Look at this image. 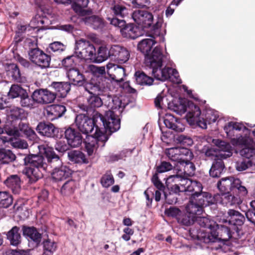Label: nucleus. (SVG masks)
<instances>
[{
    "label": "nucleus",
    "mask_w": 255,
    "mask_h": 255,
    "mask_svg": "<svg viewBox=\"0 0 255 255\" xmlns=\"http://www.w3.org/2000/svg\"><path fill=\"white\" fill-rule=\"evenodd\" d=\"M101 95L92 94L87 98L88 106L91 109L99 108L103 105V101L99 97Z\"/></svg>",
    "instance_id": "5fc2aeb1"
},
{
    "label": "nucleus",
    "mask_w": 255,
    "mask_h": 255,
    "mask_svg": "<svg viewBox=\"0 0 255 255\" xmlns=\"http://www.w3.org/2000/svg\"><path fill=\"white\" fill-rule=\"evenodd\" d=\"M95 52L94 46L89 40L81 38L76 41L74 54L79 59L93 60Z\"/></svg>",
    "instance_id": "f8f14e48"
},
{
    "label": "nucleus",
    "mask_w": 255,
    "mask_h": 255,
    "mask_svg": "<svg viewBox=\"0 0 255 255\" xmlns=\"http://www.w3.org/2000/svg\"><path fill=\"white\" fill-rule=\"evenodd\" d=\"M235 193L237 194L236 196L232 195L230 192L221 194L220 203L227 206L240 204L246 196H241L238 192Z\"/></svg>",
    "instance_id": "b1692460"
},
{
    "label": "nucleus",
    "mask_w": 255,
    "mask_h": 255,
    "mask_svg": "<svg viewBox=\"0 0 255 255\" xmlns=\"http://www.w3.org/2000/svg\"><path fill=\"white\" fill-rule=\"evenodd\" d=\"M193 157L192 153L191 152V155L186 156V157H185V158H187V160H182L179 163L184 167L183 170L184 174L189 176L193 175L194 174L195 170L194 164L190 161L193 158Z\"/></svg>",
    "instance_id": "58836bf2"
},
{
    "label": "nucleus",
    "mask_w": 255,
    "mask_h": 255,
    "mask_svg": "<svg viewBox=\"0 0 255 255\" xmlns=\"http://www.w3.org/2000/svg\"><path fill=\"white\" fill-rule=\"evenodd\" d=\"M20 104L21 106L26 107L29 109H33L37 107V102L33 98V92L31 98L28 97L26 92L21 96L20 100Z\"/></svg>",
    "instance_id": "8fccbe9b"
},
{
    "label": "nucleus",
    "mask_w": 255,
    "mask_h": 255,
    "mask_svg": "<svg viewBox=\"0 0 255 255\" xmlns=\"http://www.w3.org/2000/svg\"><path fill=\"white\" fill-rule=\"evenodd\" d=\"M38 149L39 152L46 157L48 166L53 168L51 176L55 181H63L70 176L71 170L63 164L62 160L54 152L52 147L47 144H43L38 145Z\"/></svg>",
    "instance_id": "7ed1b4c3"
},
{
    "label": "nucleus",
    "mask_w": 255,
    "mask_h": 255,
    "mask_svg": "<svg viewBox=\"0 0 255 255\" xmlns=\"http://www.w3.org/2000/svg\"><path fill=\"white\" fill-rule=\"evenodd\" d=\"M36 130L41 135L48 137H54L58 130L51 123L41 122L36 127Z\"/></svg>",
    "instance_id": "cd10ccee"
},
{
    "label": "nucleus",
    "mask_w": 255,
    "mask_h": 255,
    "mask_svg": "<svg viewBox=\"0 0 255 255\" xmlns=\"http://www.w3.org/2000/svg\"><path fill=\"white\" fill-rule=\"evenodd\" d=\"M236 168L239 171L249 170L250 172H252V170H255V161L245 158L243 160L236 163Z\"/></svg>",
    "instance_id": "a19ab883"
},
{
    "label": "nucleus",
    "mask_w": 255,
    "mask_h": 255,
    "mask_svg": "<svg viewBox=\"0 0 255 255\" xmlns=\"http://www.w3.org/2000/svg\"><path fill=\"white\" fill-rule=\"evenodd\" d=\"M213 142L216 147L204 146L201 149V153L211 159L219 157L226 159L232 155L233 147L229 143L219 139H213Z\"/></svg>",
    "instance_id": "0eeeda50"
},
{
    "label": "nucleus",
    "mask_w": 255,
    "mask_h": 255,
    "mask_svg": "<svg viewBox=\"0 0 255 255\" xmlns=\"http://www.w3.org/2000/svg\"><path fill=\"white\" fill-rule=\"evenodd\" d=\"M67 75L69 80L74 83V84L83 86L85 81L83 75L77 69L71 68L67 70Z\"/></svg>",
    "instance_id": "c9c22d12"
},
{
    "label": "nucleus",
    "mask_w": 255,
    "mask_h": 255,
    "mask_svg": "<svg viewBox=\"0 0 255 255\" xmlns=\"http://www.w3.org/2000/svg\"><path fill=\"white\" fill-rule=\"evenodd\" d=\"M173 166L169 162H162L161 164L157 166L156 171L158 173H163L172 169Z\"/></svg>",
    "instance_id": "774afa93"
},
{
    "label": "nucleus",
    "mask_w": 255,
    "mask_h": 255,
    "mask_svg": "<svg viewBox=\"0 0 255 255\" xmlns=\"http://www.w3.org/2000/svg\"><path fill=\"white\" fill-rule=\"evenodd\" d=\"M24 164L27 166L23 170V173L29 179L31 183L36 182L43 176L42 171L46 170L48 164L42 156L29 155L24 158Z\"/></svg>",
    "instance_id": "39448f33"
},
{
    "label": "nucleus",
    "mask_w": 255,
    "mask_h": 255,
    "mask_svg": "<svg viewBox=\"0 0 255 255\" xmlns=\"http://www.w3.org/2000/svg\"><path fill=\"white\" fill-rule=\"evenodd\" d=\"M196 216L189 214L187 212L186 213L180 215L178 217V222L185 226H190L193 224L195 221Z\"/></svg>",
    "instance_id": "052dcab7"
},
{
    "label": "nucleus",
    "mask_w": 255,
    "mask_h": 255,
    "mask_svg": "<svg viewBox=\"0 0 255 255\" xmlns=\"http://www.w3.org/2000/svg\"><path fill=\"white\" fill-rule=\"evenodd\" d=\"M110 54L119 63L126 62L129 58V52L125 47L119 45H113L110 49Z\"/></svg>",
    "instance_id": "4be33fe9"
},
{
    "label": "nucleus",
    "mask_w": 255,
    "mask_h": 255,
    "mask_svg": "<svg viewBox=\"0 0 255 255\" xmlns=\"http://www.w3.org/2000/svg\"><path fill=\"white\" fill-rule=\"evenodd\" d=\"M215 229L216 230L218 233V236L216 239V242L218 240H227L231 238V233L234 230L232 228L228 225V224H224L220 223L218 224L216 223V225L215 226Z\"/></svg>",
    "instance_id": "c85d7f7f"
},
{
    "label": "nucleus",
    "mask_w": 255,
    "mask_h": 255,
    "mask_svg": "<svg viewBox=\"0 0 255 255\" xmlns=\"http://www.w3.org/2000/svg\"><path fill=\"white\" fill-rule=\"evenodd\" d=\"M164 55L160 46H156L149 54L144 57L145 67L151 70L152 75L157 80L165 81L169 80L176 84L181 83L179 74L175 69L165 66L163 67Z\"/></svg>",
    "instance_id": "f03ea898"
},
{
    "label": "nucleus",
    "mask_w": 255,
    "mask_h": 255,
    "mask_svg": "<svg viewBox=\"0 0 255 255\" xmlns=\"http://www.w3.org/2000/svg\"><path fill=\"white\" fill-rule=\"evenodd\" d=\"M136 83L140 85L150 86L152 84L153 79L152 78L146 75L143 72L137 71L135 73Z\"/></svg>",
    "instance_id": "c03bdc74"
},
{
    "label": "nucleus",
    "mask_w": 255,
    "mask_h": 255,
    "mask_svg": "<svg viewBox=\"0 0 255 255\" xmlns=\"http://www.w3.org/2000/svg\"><path fill=\"white\" fill-rule=\"evenodd\" d=\"M165 153L172 161L180 163L182 160H187L186 156L191 155V151L187 148L171 147L165 149Z\"/></svg>",
    "instance_id": "a211bd4d"
},
{
    "label": "nucleus",
    "mask_w": 255,
    "mask_h": 255,
    "mask_svg": "<svg viewBox=\"0 0 255 255\" xmlns=\"http://www.w3.org/2000/svg\"><path fill=\"white\" fill-rule=\"evenodd\" d=\"M109 57H111L110 54V50H108L106 47L100 46L97 51V54L94 55V62L97 63H102L106 60Z\"/></svg>",
    "instance_id": "a18cd8bd"
},
{
    "label": "nucleus",
    "mask_w": 255,
    "mask_h": 255,
    "mask_svg": "<svg viewBox=\"0 0 255 255\" xmlns=\"http://www.w3.org/2000/svg\"><path fill=\"white\" fill-rule=\"evenodd\" d=\"M190 105H196L191 101H187L184 102L182 101H178L177 103L172 102L169 104V108L178 115H182L186 112L187 114L186 115V121L188 122V116L189 114V108Z\"/></svg>",
    "instance_id": "bb28decb"
},
{
    "label": "nucleus",
    "mask_w": 255,
    "mask_h": 255,
    "mask_svg": "<svg viewBox=\"0 0 255 255\" xmlns=\"http://www.w3.org/2000/svg\"><path fill=\"white\" fill-rule=\"evenodd\" d=\"M88 68L94 74V76H100L106 73L105 68L104 66L98 67L94 65H89Z\"/></svg>",
    "instance_id": "0e129e2a"
},
{
    "label": "nucleus",
    "mask_w": 255,
    "mask_h": 255,
    "mask_svg": "<svg viewBox=\"0 0 255 255\" xmlns=\"http://www.w3.org/2000/svg\"><path fill=\"white\" fill-rule=\"evenodd\" d=\"M7 238L10 241L11 245L17 246L21 242V236L19 228L16 226L13 227L7 234Z\"/></svg>",
    "instance_id": "ea45409f"
},
{
    "label": "nucleus",
    "mask_w": 255,
    "mask_h": 255,
    "mask_svg": "<svg viewBox=\"0 0 255 255\" xmlns=\"http://www.w3.org/2000/svg\"><path fill=\"white\" fill-rule=\"evenodd\" d=\"M8 70L11 73V76L13 79L18 80L20 77V73L19 69L15 64H11L8 66Z\"/></svg>",
    "instance_id": "338daca9"
},
{
    "label": "nucleus",
    "mask_w": 255,
    "mask_h": 255,
    "mask_svg": "<svg viewBox=\"0 0 255 255\" xmlns=\"http://www.w3.org/2000/svg\"><path fill=\"white\" fill-rule=\"evenodd\" d=\"M188 123L191 126L197 125L203 129L207 128V124L216 122L219 117L218 112L210 108L202 112L197 105H190L189 108Z\"/></svg>",
    "instance_id": "20e7f679"
},
{
    "label": "nucleus",
    "mask_w": 255,
    "mask_h": 255,
    "mask_svg": "<svg viewBox=\"0 0 255 255\" xmlns=\"http://www.w3.org/2000/svg\"><path fill=\"white\" fill-rule=\"evenodd\" d=\"M85 15L86 16L83 18L84 21L87 25L95 29H102L104 27V23L101 18L96 15Z\"/></svg>",
    "instance_id": "f704fd0d"
},
{
    "label": "nucleus",
    "mask_w": 255,
    "mask_h": 255,
    "mask_svg": "<svg viewBox=\"0 0 255 255\" xmlns=\"http://www.w3.org/2000/svg\"><path fill=\"white\" fill-rule=\"evenodd\" d=\"M22 232L23 235L28 241L33 242L35 247H37L39 246L41 241L42 235L35 228L23 226L22 227Z\"/></svg>",
    "instance_id": "393cba45"
},
{
    "label": "nucleus",
    "mask_w": 255,
    "mask_h": 255,
    "mask_svg": "<svg viewBox=\"0 0 255 255\" xmlns=\"http://www.w3.org/2000/svg\"><path fill=\"white\" fill-rule=\"evenodd\" d=\"M33 98L37 104L46 105L54 101L56 93L47 89H38L33 92Z\"/></svg>",
    "instance_id": "aec40b11"
},
{
    "label": "nucleus",
    "mask_w": 255,
    "mask_h": 255,
    "mask_svg": "<svg viewBox=\"0 0 255 255\" xmlns=\"http://www.w3.org/2000/svg\"><path fill=\"white\" fill-rule=\"evenodd\" d=\"M163 121L167 128L176 132H182L185 129V126L182 122V120L178 119L171 114L166 113L163 117Z\"/></svg>",
    "instance_id": "412c9836"
},
{
    "label": "nucleus",
    "mask_w": 255,
    "mask_h": 255,
    "mask_svg": "<svg viewBox=\"0 0 255 255\" xmlns=\"http://www.w3.org/2000/svg\"><path fill=\"white\" fill-rule=\"evenodd\" d=\"M4 132L9 136L16 137L20 135V131L16 127L13 126H9L7 124L5 125L4 128L0 127V134Z\"/></svg>",
    "instance_id": "13d9d810"
},
{
    "label": "nucleus",
    "mask_w": 255,
    "mask_h": 255,
    "mask_svg": "<svg viewBox=\"0 0 255 255\" xmlns=\"http://www.w3.org/2000/svg\"><path fill=\"white\" fill-rule=\"evenodd\" d=\"M109 100H111L112 102H109L108 105V107L109 108V110L114 111V110H119L120 112L126 107L125 103H123L122 100L119 97H109Z\"/></svg>",
    "instance_id": "09e8293b"
},
{
    "label": "nucleus",
    "mask_w": 255,
    "mask_h": 255,
    "mask_svg": "<svg viewBox=\"0 0 255 255\" xmlns=\"http://www.w3.org/2000/svg\"><path fill=\"white\" fill-rule=\"evenodd\" d=\"M163 23V19L161 17H158L156 22L152 26L151 29V32L152 34V37L155 38L157 37H159L160 39H162L163 41V36L161 33V27Z\"/></svg>",
    "instance_id": "3c124183"
},
{
    "label": "nucleus",
    "mask_w": 255,
    "mask_h": 255,
    "mask_svg": "<svg viewBox=\"0 0 255 255\" xmlns=\"http://www.w3.org/2000/svg\"><path fill=\"white\" fill-rule=\"evenodd\" d=\"M14 137V139L12 137H9L8 138H5L3 139V142H10L11 145L15 147L18 148H26L28 146L27 142L24 140L17 138L18 136Z\"/></svg>",
    "instance_id": "6e6d98bb"
},
{
    "label": "nucleus",
    "mask_w": 255,
    "mask_h": 255,
    "mask_svg": "<svg viewBox=\"0 0 255 255\" xmlns=\"http://www.w3.org/2000/svg\"><path fill=\"white\" fill-rule=\"evenodd\" d=\"M75 57L76 56L74 54V55L68 56L66 57L62 61V65L66 68L68 69V70L71 68H73L75 65V62L74 59Z\"/></svg>",
    "instance_id": "69168bd1"
},
{
    "label": "nucleus",
    "mask_w": 255,
    "mask_h": 255,
    "mask_svg": "<svg viewBox=\"0 0 255 255\" xmlns=\"http://www.w3.org/2000/svg\"><path fill=\"white\" fill-rule=\"evenodd\" d=\"M65 136L68 144L71 147H78L82 142V137L81 134L71 128H69L65 130Z\"/></svg>",
    "instance_id": "a878e982"
},
{
    "label": "nucleus",
    "mask_w": 255,
    "mask_h": 255,
    "mask_svg": "<svg viewBox=\"0 0 255 255\" xmlns=\"http://www.w3.org/2000/svg\"><path fill=\"white\" fill-rule=\"evenodd\" d=\"M186 212L191 215L197 216L203 212V209L197 202L195 195H191L189 203L186 207Z\"/></svg>",
    "instance_id": "473e14b6"
},
{
    "label": "nucleus",
    "mask_w": 255,
    "mask_h": 255,
    "mask_svg": "<svg viewBox=\"0 0 255 255\" xmlns=\"http://www.w3.org/2000/svg\"><path fill=\"white\" fill-rule=\"evenodd\" d=\"M76 187V182L71 179L67 181L61 188V193L65 196H68L74 192Z\"/></svg>",
    "instance_id": "864d4df0"
},
{
    "label": "nucleus",
    "mask_w": 255,
    "mask_h": 255,
    "mask_svg": "<svg viewBox=\"0 0 255 255\" xmlns=\"http://www.w3.org/2000/svg\"><path fill=\"white\" fill-rule=\"evenodd\" d=\"M245 218L239 211L230 209L227 214L222 217L219 220L220 223L228 224L232 229L238 232V226H241L244 223Z\"/></svg>",
    "instance_id": "2eb2a0df"
},
{
    "label": "nucleus",
    "mask_w": 255,
    "mask_h": 255,
    "mask_svg": "<svg viewBox=\"0 0 255 255\" xmlns=\"http://www.w3.org/2000/svg\"><path fill=\"white\" fill-rule=\"evenodd\" d=\"M107 137L104 134V130L96 128L95 132L87 138L85 141V148L89 155L93 154L98 147V142L102 141L105 142L107 140Z\"/></svg>",
    "instance_id": "f3484780"
},
{
    "label": "nucleus",
    "mask_w": 255,
    "mask_h": 255,
    "mask_svg": "<svg viewBox=\"0 0 255 255\" xmlns=\"http://www.w3.org/2000/svg\"><path fill=\"white\" fill-rule=\"evenodd\" d=\"M103 124L104 128H100L105 132L112 133L118 131L121 127V121L114 111L108 110L106 112L104 116L99 115L97 117V122L98 121Z\"/></svg>",
    "instance_id": "9b49d317"
},
{
    "label": "nucleus",
    "mask_w": 255,
    "mask_h": 255,
    "mask_svg": "<svg viewBox=\"0 0 255 255\" xmlns=\"http://www.w3.org/2000/svg\"><path fill=\"white\" fill-rule=\"evenodd\" d=\"M108 20L111 24L121 28V32L124 37L135 39L140 35L137 27L133 24L126 25V21L123 19L109 17Z\"/></svg>",
    "instance_id": "4468645a"
},
{
    "label": "nucleus",
    "mask_w": 255,
    "mask_h": 255,
    "mask_svg": "<svg viewBox=\"0 0 255 255\" xmlns=\"http://www.w3.org/2000/svg\"><path fill=\"white\" fill-rule=\"evenodd\" d=\"M51 87L56 91V95L63 98L67 95L71 89L70 84L68 82H53Z\"/></svg>",
    "instance_id": "2f4dec72"
},
{
    "label": "nucleus",
    "mask_w": 255,
    "mask_h": 255,
    "mask_svg": "<svg viewBox=\"0 0 255 255\" xmlns=\"http://www.w3.org/2000/svg\"><path fill=\"white\" fill-rule=\"evenodd\" d=\"M225 168L224 162L221 160L215 161L209 171V174L213 177H218L220 176Z\"/></svg>",
    "instance_id": "37998d69"
},
{
    "label": "nucleus",
    "mask_w": 255,
    "mask_h": 255,
    "mask_svg": "<svg viewBox=\"0 0 255 255\" xmlns=\"http://www.w3.org/2000/svg\"><path fill=\"white\" fill-rule=\"evenodd\" d=\"M97 117L91 119L85 114L77 115L75 119V124L77 128L85 134H93L96 128H100L97 125Z\"/></svg>",
    "instance_id": "ddd939ff"
},
{
    "label": "nucleus",
    "mask_w": 255,
    "mask_h": 255,
    "mask_svg": "<svg viewBox=\"0 0 255 255\" xmlns=\"http://www.w3.org/2000/svg\"><path fill=\"white\" fill-rule=\"evenodd\" d=\"M251 141L248 145H239L241 147H244L243 149L240 150V154L244 157L255 161V146L251 145Z\"/></svg>",
    "instance_id": "79ce46f5"
},
{
    "label": "nucleus",
    "mask_w": 255,
    "mask_h": 255,
    "mask_svg": "<svg viewBox=\"0 0 255 255\" xmlns=\"http://www.w3.org/2000/svg\"><path fill=\"white\" fill-rule=\"evenodd\" d=\"M110 82L102 76H93L88 81H84L83 88L90 95H103L109 96Z\"/></svg>",
    "instance_id": "1a4fd4ad"
},
{
    "label": "nucleus",
    "mask_w": 255,
    "mask_h": 255,
    "mask_svg": "<svg viewBox=\"0 0 255 255\" xmlns=\"http://www.w3.org/2000/svg\"><path fill=\"white\" fill-rule=\"evenodd\" d=\"M217 187L220 194L231 191L240 193L241 196H246L248 194L247 189L242 185V181L233 176L222 178L218 182Z\"/></svg>",
    "instance_id": "9d476101"
},
{
    "label": "nucleus",
    "mask_w": 255,
    "mask_h": 255,
    "mask_svg": "<svg viewBox=\"0 0 255 255\" xmlns=\"http://www.w3.org/2000/svg\"><path fill=\"white\" fill-rule=\"evenodd\" d=\"M12 203L11 196L6 192H0V207L7 208Z\"/></svg>",
    "instance_id": "4d7b16f0"
},
{
    "label": "nucleus",
    "mask_w": 255,
    "mask_h": 255,
    "mask_svg": "<svg viewBox=\"0 0 255 255\" xmlns=\"http://www.w3.org/2000/svg\"><path fill=\"white\" fill-rule=\"evenodd\" d=\"M15 159V155L10 150L0 149V162L3 164L8 163Z\"/></svg>",
    "instance_id": "603ef678"
},
{
    "label": "nucleus",
    "mask_w": 255,
    "mask_h": 255,
    "mask_svg": "<svg viewBox=\"0 0 255 255\" xmlns=\"http://www.w3.org/2000/svg\"><path fill=\"white\" fill-rule=\"evenodd\" d=\"M132 18L135 23L142 28L150 27L152 23V14L145 10H135L132 14Z\"/></svg>",
    "instance_id": "6ab92c4d"
},
{
    "label": "nucleus",
    "mask_w": 255,
    "mask_h": 255,
    "mask_svg": "<svg viewBox=\"0 0 255 255\" xmlns=\"http://www.w3.org/2000/svg\"><path fill=\"white\" fill-rule=\"evenodd\" d=\"M112 12L114 15L121 18H124L128 14V9L123 4L121 3L115 4L111 7Z\"/></svg>",
    "instance_id": "de8ad7c7"
},
{
    "label": "nucleus",
    "mask_w": 255,
    "mask_h": 255,
    "mask_svg": "<svg viewBox=\"0 0 255 255\" xmlns=\"http://www.w3.org/2000/svg\"><path fill=\"white\" fill-rule=\"evenodd\" d=\"M223 128L234 146L248 145L251 141L250 130L242 123L229 122L225 124Z\"/></svg>",
    "instance_id": "423d86ee"
},
{
    "label": "nucleus",
    "mask_w": 255,
    "mask_h": 255,
    "mask_svg": "<svg viewBox=\"0 0 255 255\" xmlns=\"http://www.w3.org/2000/svg\"><path fill=\"white\" fill-rule=\"evenodd\" d=\"M101 183L105 188H108L114 183L113 176L110 171H107L101 179Z\"/></svg>",
    "instance_id": "680f3d73"
},
{
    "label": "nucleus",
    "mask_w": 255,
    "mask_h": 255,
    "mask_svg": "<svg viewBox=\"0 0 255 255\" xmlns=\"http://www.w3.org/2000/svg\"><path fill=\"white\" fill-rule=\"evenodd\" d=\"M28 56L30 61L41 68H46L49 66L50 56L38 47L30 48L28 51Z\"/></svg>",
    "instance_id": "dca6fc26"
},
{
    "label": "nucleus",
    "mask_w": 255,
    "mask_h": 255,
    "mask_svg": "<svg viewBox=\"0 0 255 255\" xmlns=\"http://www.w3.org/2000/svg\"><path fill=\"white\" fill-rule=\"evenodd\" d=\"M172 182L175 184L170 186L171 191L175 193L192 192L191 195L196 196L197 203L202 209L214 204V199L212 195L208 192H202L203 186L200 182L178 175H171L167 178L166 184L167 186Z\"/></svg>",
    "instance_id": "f257e3e1"
},
{
    "label": "nucleus",
    "mask_w": 255,
    "mask_h": 255,
    "mask_svg": "<svg viewBox=\"0 0 255 255\" xmlns=\"http://www.w3.org/2000/svg\"><path fill=\"white\" fill-rule=\"evenodd\" d=\"M89 3V0H71L72 7L77 14L88 15L91 11L86 9Z\"/></svg>",
    "instance_id": "c756f323"
},
{
    "label": "nucleus",
    "mask_w": 255,
    "mask_h": 255,
    "mask_svg": "<svg viewBox=\"0 0 255 255\" xmlns=\"http://www.w3.org/2000/svg\"><path fill=\"white\" fill-rule=\"evenodd\" d=\"M25 91L18 85H12L8 92V96L11 98H15L22 96Z\"/></svg>",
    "instance_id": "bf43d9fd"
},
{
    "label": "nucleus",
    "mask_w": 255,
    "mask_h": 255,
    "mask_svg": "<svg viewBox=\"0 0 255 255\" xmlns=\"http://www.w3.org/2000/svg\"><path fill=\"white\" fill-rule=\"evenodd\" d=\"M7 187L15 194H18L21 189L20 179L16 175H12L7 178L4 182Z\"/></svg>",
    "instance_id": "72a5a7b5"
},
{
    "label": "nucleus",
    "mask_w": 255,
    "mask_h": 255,
    "mask_svg": "<svg viewBox=\"0 0 255 255\" xmlns=\"http://www.w3.org/2000/svg\"><path fill=\"white\" fill-rule=\"evenodd\" d=\"M195 222L202 227L205 228V230L201 231L197 236L199 239L206 244L215 242L218 236V233L215 229L216 223L211 220L207 217L196 216Z\"/></svg>",
    "instance_id": "6e6552de"
},
{
    "label": "nucleus",
    "mask_w": 255,
    "mask_h": 255,
    "mask_svg": "<svg viewBox=\"0 0 255 255\" xmlns=\"http://www.w3.org/2000/svg\"><path fill=\"white\" fill-rule=\"evenodd\" d=\"M175 141L177 143L184 146H191L193 143V140L190 137L183 134L177 136L175 138Z\"/></svg>",
    "instance_id": "e2e57ef3"
},
{
    "label": "nucleus",
    "mask_w": 255,
    "mask_h": 255,
    "mask_svg": "<svg viewBox=\"0 0 255 255\" xmlns=\"http://www.w3.org/2000/svg\"><path fill=\"white\" fill-rule=\"evenodd\" d=\"M69 159L70 161L77 163H87L88 160L85 154L79 150H73L68 152Z\"/></svg>",
    "instance_id": "49530a36"
},
{
    "label": "nucleus",
    "mask_w": 255,
    "mask_h": 255,
    "mask_svg": "<svg viewBox=\"0 0 255 255\" xmlns=\"http://www.w3.org/2000/svg\"><path fill=\"white\" fill-rule=\"evenodd\" d=\"M156 43V41L152 38H145L139 42L137 48L140 51L144 56L146 54H149L153 46Z\"/></svg>",
    "instance_id": "e433bc0d"
},
{
    "label": "nucleus",
    "mask_w": 255,
    "mask_h": 255,
    "mask_svg": "<svg viewBox=\"0 0 255 255\" xmlns=\"http://www.w3.org/2000/svg\"><path fill=\"white\" fill-rule=\"evenodd\" d=\"M106 67L107 73L112 80L118 82L123 81L125 76V70L123 67L112 63H109Z\"/></svg>",
    "instance_id": "5701e85b"
},
{
    "label": "nucleus",
    "mask_w": 255,
    "mask_h": 255,
    "mask_svg": "<svg viewBox=\"0 0 255 255\" xmlns=\"http://www.w3.org/2000/svg\"><path fill=\"white\" fill-rule=\"evenodd\" d=\"M65 106L61 105H53L46 110L47 116L51 121L61 117L66 112Z\"/></svg>",
    "instance_id": "7c9ffc66"
},
{
    "label": "nucleus",
    "mask_w": 255,
    "mask_h": 255,
    "mask_svg": "<svg viewBox=\"0 0 255 255\" xmlns=\"http://www.w3.org/2000/svg\"><path fill=\"white\" fill-rule=\"evenodd\" d=\"M42 245V255H53L58 248L57 243L50 239L44 240Z\"/></svg>",
    "instance_id": "4c0bfd02"
}]
</instances>
